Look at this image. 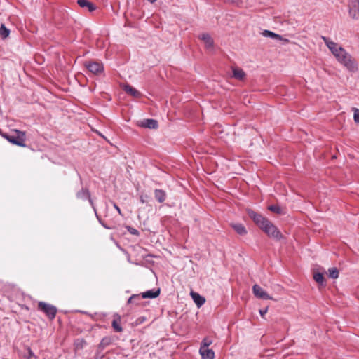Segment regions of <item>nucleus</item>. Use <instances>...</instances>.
<instances>
[{
  "mask_svg": "<svg viewBox=\"0 0 359 359\" xmlns=\"http://www.w3.org/2000/svg\"><path fill=\"white\" fill-rule=\"evenodd\" d=\"M261 229L273 238L280 240L282 238L280 231L269 220L266 222Z\"/></svg>",
  "mask_w": 359,
  "mask_h": 359,
  "instance_id": "7ed1b4c3",
  "label": "nucleus"
},
{
  "mask_svg": "<svg viewBox=\"0 0 359 359\" xmlns=\"http://www.w3.org/2000/svg\"><path fill=\"white\" fill-rule=\"evenodd\" d=\"M233 229L236 231L239 235L243 236L247 233V231L245 227L241 224H233Z\"/></svg>",
  "mask_w": 359,
  "mask_h": 359,
  "instance_id": "4be33fe9",
  "label": "nucleus"
},
{
  "mask_svg": "<svg viewBox=\"0 0 359 359\" xmlns=\"http://www.w3.org/2000/svg\"><path fill=\"white\" fill-rule=\"evenodd\" d=\"M136 299H137V300H140V295H138V294H133V295H132V296L128 299V304H131V303H133V302L135 300H136Z\"/></svg>",
  "mask_w": 359,
  "mask_h": 359,
  "instance_id": "c85d7f7f",
  "label": "nucleus"
},
{
  "mask_svg": "<svg viewBox=\"0 0 359 359\" xmlns=\"http://www.w3.org/2000/svg\"><path fill=\"white\" fill-rule=\"evenodd\" d=\"M335 58L349 72L355 73L358 71V65L356 60L345 49L339 54H337Z\"/></svg>",
  "mask_w": 359,
  "mask_h": 359,
  "instance_id": "f257e3e1",
  "label": "nucleus"
},
{
  "mask_svg": "<svg viewBox=\"0 0 359 359\" xmlns=\"http://www.w3.org/2000/svg\"><path fill=\"white\" fill-rule=\"evenodd\" d=\"M141 126L150 129H155L158 127V122L154 119H144L141 123Z\"/></svg>",
  "mask_w": 359,
  "mask_h": 359,
  "instance_id": "2eb2a0df",
  "label": "nucleus"
},
{
  "mask_svg": "<svg viewBox=\"0 0 359 359\" xmlns=\"http://www.w3.org/2000/svg\"><path fill=\"white\" fill-rule=\"evenodd\" d=\"M190 295L198 307H201L204 304L205 299L198 293L191 291Z\"/></svg>",
  "mask_w": 359,
  "mask_h": 359,
  "instance_id": "ddd939ff",
  "label": "nucleus"
},
{
  "mask_svg": "<svg viewBox=\"0 0 359 359\" xmlns=\"http://www.w3.org/2000/svg\"><path fill=\"white\" fill-rule=\"evenodd\" d=\"M10 34V30L8 29L4 24H1L0 26V36L1 39H5L8 37Z\"/></svg>",
  "mask_w": 359,
  "mask_h": 359,
  "instance_id": "5701e85b",
  "label": "nucleus"
},
{
  "mask_svg": "<svg viewBox=\"0 0 359 359\" xmlns=\"http://www.w3.org/2000/svg\"><path fill=\"white\" fill-rule=\"evenodd\" d=\"M248 216L255 222L257 226H259L260 229H262L266 222L269 220L264 217L262 215L255 212L252 210H249L248 211Z\"/></svg>",
  "mask_w": 359,
  "mask_h": 359,
  "instance_id": "0eeeda50",
  "label": "nucleus"
},
{
  "mask_svg": "<svg viewBox=\"0 0 359 359\" xmlns=\"http://www.w3.org/2000/svg\"><path fill=\"white\" fill-rule=\"evenodd\" d=\"M267 311H268V309L266 308V309H260L259 310V313L261 315V316L263 318L264 316V315L267 313Z\"/></svg>",
  "mask_w": 359,
  "mask_h": 359,
  "instance_id": "2f4dec72",
  "label": "nucleus"
},
{
  "mask_svg": "<svg viewBox=\"0 0 359 359\" xmlns=\"http://www.w3.org/2000/svg\"><path fill=\"white\" fill-rule=\"evenodd\" d=\"M123 90L128 94L131 95L134 97H140L141 93L131 86L126 84L123 87Z\"/></svg>",
  "mask_w": 359,
  "mask_h": 359,
  "instance_id": "a211bd4d",
  "label": "nucleus"
},
{
  "mask_svg": "<svg viewBox=\"0 0 359 359\" xmlns=\"http://www.w3.org/2000/svg\"><path fill=\"white\" fill-rule=\"evenodd\" d=\"M160 294V290H151L142 293V298L143 299H153L157 297Z\"/></svg>",
  "mask_w": 359,
  "mask_h": 359,
  "instance_id": "6ab92c4d",
  "label": "nucleus"
},
{
  "mask_svg": "<svg viewBox=\"0 0 359 359\" xmlns=\"http://www.w3.org/2000/svg\"><path fill=\"white\" fill-rule=\"evenodd\" d=\"M120 322L121 316L118 314L114 315L111 325L114 330L117 332H121L123 331V328L120 325Z\"/></svg>",
  "mask_w": 359,
  "mask_h": 359,
  "instance_id": "f3484780",
  "label": "nucleus"
},
{
  "mask_svg": "<svg viewBox=\"0 0 359 359\" xmlns=\"http://www.w3.org/2000/svg\"><path fill=\"white\" fill-rule=\"evenodd\" d=\"M322 39L334 57H336L337 54L341 53V51L344 49L343 47L331 41L326 36H322Z\"/></svg>",
  "mask_w": 359,
  "mask_h": 359,
  "instance_id": "39448f33",
  "label": "nucleus"
},
{
  "mask_svg": "<svg viewBox=\"0 0 359 359\" xmlns=\"http://www.w3.org/2000/svg\"><path fill=\"white\" fill-rule=\"evenodd\" d=\"M76 197H77V198L81 199V200L88 199L91 205H93V201L90 198V192H89L88 189L86 188H82L81 191H78L76 193Z\"/></svg>",
  "mask_w": 359,
  "mask_h": 359,
  "instance_id": "f8f14e48",
  "label": "nucleus"
},
{
  "mask_svg": "<svg viewBox=\"0 0 359 359\" xmlns=\"http://www.w3.org/2000/svg\"><path fill=\"white\" fill-rule=\"evenodd\" d=\"M154 196H155L156 199L159 203H163L165 201L166 194L162 189H155L154 190Z\"/></svg>",
  "mask_w": 359,
  "mask_h": 359,
  "instance_id": "aec40b11",
  "label": "nucleus"
},
{
  "mask_svg": "<svg viewBox=\"0 0 359 359\" xmlns=\"http://www.w3.org/2000/svg\"><path fill=\"white\" fill-rule=\"evenodd\" d=\"M352 111L353 112V119L355 123H359V109L356 107L352 108Z\"/></svg>",
  "mask_w": 359,
  "mask_h": 359,
  "instance_id": "cd10ccee",
  "label": "nucleus"
},
{
  "mask_svg": "<svg viewBox=\"0 0 359 359\" xmlns=\"http://www.w3.org/2000/svg\"><path fill=\"white\" fill-rule=\"evenodd\" d=\"M199 38L204 42L206 48L210 49L213 47V40L208 34H202Z\"/></svg>",
  "mask_w": 359,
  "mask_h": 359,
  "instance_id": "4468645a",
  "label": "nucleus"
},
{
  "mask_svg": "<svg viewBox=\"0 0 359 359\" xmlns=\"http://www.w3.org/2000/svg\"><path fill=\"white\" fill-rule=\"evenodd\" d=\"M149 2L153 4L155 3L157 0H147Z\"/></svg>",
  "mask_w": 359,
  "mask_h": 359,
  "instance_id": "c9c22d12",
  "label": "nucleus"
},
{
  "mask_svg": "<svg viewBox=\"0 0 359 359\" xmlns=\"http://www.w3.org/2000/svg\"><path fill=\"white\" fill-rule=\"evenodd\" d=\"M313 279L316 283H318L320 285L324 284V276L323 274L321 273H316L313 275Z\"/></svg>",
  "mask_w": 359,
  "mask_h": 359,
  "instance_id": "393cba45",
  "label": "nucleus"
},
{
  "mask_svg": "<svg viewBox=\"0 0 359 359\" xmlns=\"http://www.w3.org/2000/svg\"><path fill=\"white\" fill-rule=\"evenodd\" d=\"M147 196H144L143 195H141L140 197V200L142 203H144L146 202V198Z\"/></svg>",
  "mask_w": 359,
  "mask_h": 359,
  "instance_id": "72a5a7b5",
  "label": "nucleus"
},
{
  "mask_svg": "<svg viewBox=\"0 0 359 359\" xmlns=\"http://www.w3.org/2000/svg\"><path fill=\"white\" fill-rule=\"evenodd\" d=\"M200 355L202 359H214L215 352L208 348H200Z\"/></svg>",
  "mask_w": 359,
  "mask_h": 359,
  "instance_id": "9b49d317",
  "label": "nucleus"
},
{
  "mask_svg": "<svg viewBox=\"0 0 359 359\" xmlns=\"http://www.w3.org/2000/svg\"><path fill=\"white\" fill-rule=\"evenodd\" d=\"M133 234H137V231L135 229H133V231H130Z\"/></svg>",
  "mask_w": 359,
  "mask_h": 359,
  "instance_id": "f704fd0d",
  "label": "nucleus"
},
{
  "mask_svg": "<svg viewBox=\"0 0 359 359\" xmlns=\"http://www.w3.org/2000/svg\"><path fill=\"white\" fill-rule=\"evenodd\" d=\"M233 76L234 78L238 80H243L245 76V73L242 69L240 68H233Z\"/></svg>",
  "mask_w": 359,
  "mask_h": 359,
  "instance_id": "412c9836",
  "label": "nucleus"
},
{
  "mask_svg": "<svg viewBox=\"0 0 359 359\" xmlns=\"http://www.w3.org/2000/svg\"><path fill=\"white\" fill-rule=\"evenodd\" d=\"M328 276L331 278L336 279L339 277V271L335 267L330 268L328 269Z\"/></svg>",
  "mask_w": 359,
  "mask_h": 359,
  "instance_id": "b1692460",
  "label": "nucleus"
},
{
  "mask_svg": "<svg viewBox=\"0 0 359 359\" xmlns=\"http://www.w3.org/2000/svg\"><path fill=\"white\" fill-rule=\"evenodd\" d=\"M348 15L354 20L359 19V0H350L348 1Z\"/></svg>",
  "mask_w": 359,
  "mask_h": 359,
  "instance_id": "423d86ee",
  "label": "nucleus"
},
{
  "mask_svg": "<svg viewBox=\"0 0 359 359\" xmlns=\"http://www.w3.org/2000/svg\"><path fill=\"white\" fill-rule=\"evenodd\" d=\"M2 136L13 144L22 147H26V135L25 132L15 130V135L2 134Z\"/></svg>",
  "mask_w": 359,
  "mask_h": 359,
  "instance_id": "f03ea898",
  "label": "nucleus"
},
{
  "mask_svg": "<svg viewBox=\"0 0 359 359\" xmlns=\"http://www.w3.org/2000/svg\"><path fill=\"white\" fill-rule=\"evenodd\" d=\"M262 34L264 37H269L274 40L281 41L283 42V43H287L290 41L287 39H285L282 36L269 30H264Z\"/></svg>",
  "mask_w": 359,
  "mask_h": 359,
  "instance_id": "1a4fd4ad",
  "label": "nucleus"
},
{
  "mask_svg": "<svg viewBox=\"0 0 359 359\" xmlns=\"http://www.w3.org/2000/svg\"><path fill=\"white\" fill-rule=\"evenodd\" d=\"M268 208L271 212H276L277 214H283V213L282 208L280 206L276 205H270Z\"/></svg>",
  "mask_w": 359,
  "mask_h": 359,
  "instance_id": "a878e982",
  "label": "nucleus"
},
{
  "mask_svg": "<svg viewBox=\"0 0 359 359\" xmlns=\"http://www.w3.org/2000/svg\"><path fill=\"white\" fill-rule=\"evenodd\" d=\"M212 344V341L205 337L203 339L200 348H208L209 346H210Z\"/></svg>",
  "mask_w": 359,
  "mask_h": 359,
  "instance_id": "bb28decb",
  "label": "nucleus"
},
{
  "mask_svg": "<svg viewBox=\"0 0 359 359\" xmlns=\"http://www.w3.org/2000/svg\"><path fill=\"white\" fill-rule=\"evenodd\" d=\"M77 4L81 8H86L90 12L95 10V6L88 0H77Z\"/></svg>",
  "mask_w": 359,
  "mask_h": 359,
  "instance_id": "dca6fc26",
  "label": "nucleus"
},
{
  "mask_svg": "<svg viewBox=\"0 0 359 359\" xmlns=\"http://www.w3.org/2000/svg\"><path fill=\"white\" fill-rule=\"evenodd\" d=\"M38 309L44 312L50 319H53L55 317L57 309L51 304L40 302L38 304Z\"/></svg>",
  "mask_w": 359,
  "mask_h": 359,
  "instance_id": "20e7f679",
  "label": "nucleus"
},
{
  "mask_svg": "<svg viewBox=\"0 0 359 359\" xmlns=\"http://www.w3.org/2000/svg\"><path fill=\"white\" fill-rule=\"evenodd\" d=\"M27 353H28V355H27L28 359H32V357H35L33 351L29 348H27Z\"/></svg>",
  "mask_w": 359,
  "mask_h": 359,
  "instance_id": "7c9ffc66",
  "label": "nucleus"
},
{
  "mask_svg": "<svg viewBox=\"0 0 359 359\" xmlns=\"http://www.w3.org/2000/svg\"><path fill=\"white\" fill-rule=\"evenodd\" d=\"M252 292L257 298L262 299H272V297L257 284L253 285Z\"/></svg>",
  "mask_w": 359,
  "mask_h": 359,
  "instance_id": "6e6552de",
  "label": "nucleus"
},
{
  "mask_svg": "<svg viewBox=\"0 0 359 359\" xmlns=\"http://www.w3.org/2000/svg\"><path fill=\"white\" fill-rule=\"evenodd\" d=\"M114 207L118 211V214L121 215L122 214L120 208L116 203H114Z\"/></svg>",
  "mask_w": 359,
  "mask_h": 359,
  "instance_id": "473e14b6",
  "label": "nucleus"
},
{
  "mask_svg": "<svg viewBox=\"0 0 359 359\" xmlns=\"http://www.w3.org/2000/svg\"><path fill=\"white\" fill-rule=\"evenodd\" d=\"M110 343V339L109 338H104L101 341L100 346L104 347L105 346H107Z\"/></svg>",
  "mask_w": 359,
  "mask_h": 359,
  "instance_id": "c756f323",
  "label": "nucleus"
},
{
  "mask_svg": "<svg viewBox=\"0 0 359 359\" xmlns=\"http://www.w3.org/2000/svg\"><path fill=\"white\" fill-rule=\"evenodd\" d=\"M88 69L95 74H97L103 71L102 65L97 62H91L86 65Z\"/></svg>",
  "mask_w": 359,
  "mask_h": 359,
  "instance_id": "9d476101",
  "label": "nucleus"
}]
</instances>
